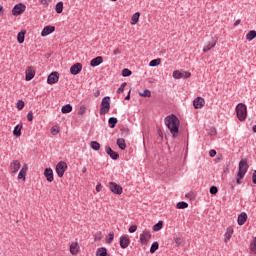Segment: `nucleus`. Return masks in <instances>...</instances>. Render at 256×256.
Instances as JSON below:
<instances>
[{"label":"nucleus","instance_id":"39","mask_svg":"<svg viewBox=\"0 0 256 256\" xmlns=\"http://www.w3.org/2000/svg\"><path fill=\"white\" fill-rule=\"evenodd\" d=\"M140 97H151V90L145 89L143 92H139Z\"/></svg>","mask_w":256,"mask_h":256},{"label":"nucleus","instance_id":"16","mask_svg":"<svg viewBox=\"0 0 256 256\" xmlns=\"http://www.w3.org/2000/svg\"><path fill=\"white\" fill-rule=\"evenodd\" d=\"M44 176L46 177L49 183H53V169L46 168L44 171Z\"/></svg>","mask_w":256,"mask_h":256},{"label":"nucleus","instance_id":"17","mask_svg":"<svg viewBox=\"0 0 256 256\" xmlns=\"http://www.w3.org/2000/svg\"><path fill=\"white\" fill-rule=\"evenodd\" d=\"M101 63H103V57H101V56H97L96 58H94L90 61L91 67H99V65H101Z\"/></svg>","mask_w":256,"mask_h":256},{"label":"nucleus","instance_id":"12","mask_svg":"<svg viewBox=\"0 0 256 256\" xmlns=\"http://www.w3.org/2000/svg\"><path fill=\"white\" fill-rule=\"evenodd\" d=\"M204 105H205V99H203L202 97H197L193 101L194 109H203Z\"/></svg>","mask_w":256,"mask_h":256},{"label":"nucleus","instance_id":"41","mask_svg":"<svg viewBox=\"0 0 256 256\" xmlns=\"http://www.w3.org/2000/svg\"><path fill=\"white\" fill-rule=\"evenodd\" d=\"M131 74H132L131 70H129L127 68H124L122 70V77H131Z\"/></svg>","mask_w":256,"mask_h":256},{"label":"nucleus","instance_id":"13","mask_svg":"<svg viewBox=\"0 0 256 256\" xmlns=\"http://www.w3.org/2000/svg\"><path fill=\"white\" fill-rule=\"evenodd\" d=\"M21 169V162L19 160H14L10 163V173H17Z\"/></svg>","mask_w":256,"mask_h":256},{"label":"nucleus","instance_id":"25","mask_svg":"<svg viewBox=\"0 0 256 256\" xmlns=\"http://www.w3.org/2000/svg\"><path fill=\"white\" fill-rule=\"evenodd\" d=\"M25 33L26 31L25 30H22L21 32L18 33L17 35V41L18 43H25Z\"/></svg>","mask_w":256,"mask_h":256},{"label":"nucleus","instance_id":"27","mask_svg":"<svg viewBox=\"0 0 256 256\" xmlns=\"http://www.w3.org/2000/svg\"><path fill=\"white\" fill-rule=\"evenodd\" d=\"M33 77H35V71L31 70V68H29L26 71V81H31V79H33Z\"/></svg>","mask_w":256,"mask_h":256},{"label":"nucleus","instance_id":"61","mask_svg":"<svg viewBox=\"0 0 256 256\" xmlns=\"http://www.w3.org/2000/svg\"><path fill=\"white\" fill-rule=\"evenodd\" d=\"M1 13H3V7L2 6H0V15H1Z\"/></svg>","mask_w":256,"mask_h":256},{"label":"nucleus","instance_id":"18","mask_svg":"<svg viewBox=\"0 0 256 256\" xmlns=\"http://www.w3.org/2000/svg\"><path fill=\"white\" fill-rule=\"evenodd\" d=\"M238 225H245V223H247V213L242 212L239 216H238Z\"/></svg>","mask_w":256,"mask_h":256},{"label":"nucleus","instance_id":"19","mask_svg":"<svg viewBox=\"0 0 256 256\" xmlns=\"http://www.w3.org/2000/svg\"><path fill=\"white\" fill-rule=\"evenodd\" d=\"M70 253L71 255H77L79 253V244L77 242L70 245Z\"/></svg>","mask_w":256,"mask_h":256},{"label":"nucleus","instance_id":"6","mask_svg":"<svg viewBox=\"0 0 256 256\" xmlns=\"http://www.w3.org/2000/svg\"><path fill=\"white\" fill-rule=\"evenodd\" d=\"M109 189L114 195H121L123 193V187L115 182H109Z\"/></svg>","mask_w":256,"mask_h":256},{"label":"nucleus","instance_id":"53","mask_svg":"<svg viewBox=\"0 0 256 256\" xmlns=\"http://www.w3.org/2000/svg\"><path fill=\"white\" fill-rule=\"evenodd\" d=\"M209 155H210V157H215V155H217V151H215V150H210V151H209Z\"/></svg>","mask_w":256,"mask_h":256},{"label":"nucleus","instance_id":"55","mask_svg":"<svg viewBox=\"0 0 256 256\" xmlns=\"http://www.w3.org/2000/svg\"><path fill=\"white\" fill-rule=\"evenodd\" d=\"M101 189H103V186L101 184H97L96 186L97 193H100Z\"/></svg>","mask_w":256,"mask_h":256},{"label":"nucleus","instance_id":"59","mask_svg":"<svg viewBox=\"0 0 256 256\" xmlns=\"http://www.w3.org/2000/svg\"><path fill=\"white\" fill-rule=\"evenodd\" d=\"M82 173H87V168L86 167L82 168Z\"/></svg>","mask_w":256,"mask_h":256},{"label":"nucleus","instance_id":"29","mask_svg":"<svg viewBox=\"0 0 256 256\" xmlns=\"http://www.w3.org/2000/svg\"><path fill=\"white\" fill-rule=\"evenodd\" d=\"M255 37H256V31L255 30H250L246 35L247 41H253V39H255Z\"/></svg>","mask_w":256,"mask_h":256},{"label":"nucleus","instance_id":"52","mask_svg":"<svg viewBox=\"0 0 256 256\" xmlns=\"http://www.w3.org/2000/svg\"><path fill=\"white\" fill-rule=\"evenodd\" d=\"M27 119H28V121H33V112L32 111L28 112Z\"/></svg>","mask_w":256,"mask_h":256},{"label":"nucleus","instance_id":"1","mask_svg":"<svg viewBox=\"0 0 256 256\" xmlns=\"http://www.w3.org/2000/svg\"><path fill=\"white\" fill-rule=\"evenodd\" d=\"M164 123L169 129L171 135H173V137H177V134L179 133V125H181L179 118H177L175 114H172L165 118Z\"/></svg>","mask_w":256,"mask_h":256},{"label":"nucleus","instance_id":"21","mask_svg":"<svg viewBox=\"0 0 256 256\" xmlns=\"http://www.w3.org/2000/svg\"><path fill=\"white\" fill-rule=\"evenodd\" d=\"M224 237H225V243H227V241H229L231 237H233V228L231 227L227 228L224 234Z\"/></svg>","mask_w":256,"mask_h":256},{"label":"nucleus","instance_id":"49","mask_svg":"<svg viewBox=\"0 0 256 256\" xmlns=\"http://www.w3.org/2000/svg\"><path fill=\"white\" fill-rule=\"evenodd\" d=\"M173 243H175L176 247L181 246V238L177 237L173 239Z\"/></svg>","mask_w":256,"mask_h":256},{"label":"nucleus","instance_id":"34","mask_svg":"<svg viewBox=\"0 0 256 256\" xmlns=\"http://www.w3.org/2000/svg\"><path fill=\"white\" fill-rule=\"evenodd\" d=\"M55 11L58 14L63 13V2L60 1L56 4Z\"/></svg>","mask_w":256,"mask_h":256},{"label":"nucleus","instance_id":"20","mask_svg":"<svg viewBox=\"0 0 256 256\" xmlns=\"http://www.w3.org/2000/svg\"><path fill=\"white\" fill-rule=\"evenodd\" d=\"M117 145L121 151H125L127 149V144L125 143V139L123 138H118L117 139Z\"/></svg>","mask_w":256,"mask_h":256},{"label":"nucleus","instance_id":"60","mask_svg":"<svg viewBox=\"0 0 256 256\" xmlns=\"http://www.w3.org/2000/svg\"><path fill=\"white\" fill-rule=\"evenodd\" d=\"M252 131H253L254 133H256V125H254V126L252 127Z\"/></svg>","mask_w":256,"mask_h":256},{"label":"nucleus","instance_id":"62","mask_svg":"<svg viewBox=\"0 0 256 256\" xmlns=\"http://www.w3.org/2000/svg\"><path fill=\"white\" fill-rule=\"evenodd\" d=\"M186 77H191V73H187V74H186Z\"/></svg>","mask_w":256,"mask_h":256},{"label":"nucleus","instance_id":"33","mask_svg":"<svg viewBox=\"0 0 256 256\" xmlns=\"http://www.w3.org/2000/svg\"><path fill=\"white\" fill-rule=\"evenodd\" d=\"M245 173H247L245 170H239L238 171V178L236 180V183L241 184V179H243V177H245Z\"/></svg>","mask_w":256,"mask_h":256},{"label":"nucleus","instance_id":"5","mask_svg":"<svg viewBox=\"0 0 256 256\" xmlns=\"http://www.w3.org/2000/svg\"><path fill=\"white\" fill-rule=\"evenodd\" d=\"M140 243L141 245H148L149 241H151V231L149 230H144L140 234Z\"/></svg>","mask_w":256,"mask_h":256},{"label":"nucleus","instance_id":"3","mask_svg":"<svg viewBox=\"0 0 256 256\" xmlns=\"http://www.w3.org/2000/svg\"><path fill=\"white\" fill-rule=\"evenodd\" d=\"M110 109H111V98L109 96H106L102 99V102H101L100 115H107Z\"/></svg>","mask_w":256,"mask_h":256},{"label":"nucleus","instance_id":"57","mask_svg":"<svg viewBox=\"0 0 256 256\" xmlns=\"http://www.w3.org/2000/svg\"><path fill=\"white\" fill-rule=\"evenodd\" d=\"M237 25H241V20H236L235 23H234V27H237Z\"/></svg>","mask_w":256,"mask_h":256},{"label":"nucleus","instance_id":"31","mask_svg":"<svg viewBox=\"0 0 256 256\" xmlns=\"http://www.w3.org/2000/svg\"><path fill=\"white\" fill-rule=\"evenodd\" d=\"M90 147L91 149H93L94 151H99L101 149V144H99V142L97 141H92L90 143Z\"/></svg>","mask_w":256,"mask_h":256},{"label":"nucleus","instance_id":"35","mask_svg":"<svg viewBox=\"0 0 256 256\" xmlns=\"http://www.w3.org/2000/svg\"><path fill=\"white\" fill-rule=\"evenodd\" d=\"M177 209H187L189 207V204L187 202H178L176 205Z\"/></svg>","mask_w":256,"mask_h":256},{"label":"nucleus","instance_id":"30","mask_svg":"<svg viewBox=\"0 0 256 256\" xmlns=\"http://www.w3.org/2000/svg\"><path fill=\"white\" fill-rule=\"evenodd\" d=\"M117 118L115 117H110L109 120H108V123H109V127L110 129H115V125H117Z\"/></svg>","mask_w":256,"mask_h":256},{"label":"nucleus","instance_id":"43","mask_svg":"<svg viewBox=\"0 0 256 256\" xmlns=\"http://www.w3.org/2000/svg\"><path fill=\"white\" fill-rule=\"evenodd\" d=\"M16 107H17L18 111L23 110V107H25V102H23V100H19V101L17 102Z\"/></svg>","mask_w":256,"mask_h":256},{"label":"nucleus","instance_id":"24","mask_svg":"<svg viewBox=\"0 0 256 256\" xmlns=\"http://www.w3.org/2000/svg\"><path fill=\"white\" fill-rule=\"evenodd\" d=\"M25 175H27V168L25 165H23V167L18 173V179H23V181H25Z\"/></svg>","mask_w":256,"mask_h":256},{"label":"nucleus","instance_id":"32","mask_svg":"<svg viewBox=\"0 0 256 256\" xmlns=\"http://www.w3.org/2000/svg\"><path fill=\"white\" fill-rule=\"evenodd\" d=\"M96 256H107V248L105 247L98 248L96 252Z\"/></svg>","mask_w":256,"mask_h":256},{"label":"nucleus","instance_id":"51","mask_svg":"<svg viewBox=\"0 0 256 256\" xmlns=\"http://www.w3.org/2000/svg\"><path fill=\"white\" fill-rule=\"evenodd\" d=\"M135 231H137V225L130 226L129 233H135Z\"/></svg>","mask_w":256,"mask_h":256},{"label":"nucleus","instance_id":"8","mask_svg":"<svg viewBox=\"0 0 256 256\" xmlns=\"http://www.w3.org/2000/svg\"><path fill=\"white\" fill-rule=\"evenodd\" d=\"M59 81V72H52L47 78L48 85H55Z\"/></svg>","mask_w":256,"mask_h":256},{"label":"nucleus","instance_id":"4","mask_svg":"<svg viewBox=\"0 0 256 256\" xmlns=\"http://www.w3.org/2000/svg\"><path fill=\"white\" fill-rule=\"evenodd\" d=\"M26 9L27 7L25 6V4H16L12 9V15H14V17H17L18 15H23Z\"/></svg>","mask_w":256,"mask_h":256},{"label":"nucleus","instance_id":"47","mask_svg":"<svg viewBox=\"0 0 256 256\" xmlns=\"http://www.w3.org/2000/svg\"><path fill=\"white\" fill-rule=\"evenodd\" d=\"M113 239H114V235H113V233H110V234L106 237V242H107V243H113Z\"/></svg>","mask_w":256,"mask_h":256},{"label":"nucleus","instance_id":"36","mask_svg":"<svg viewBox=\"0 0 256 256\" xmlns=\"http://www.w3.org/2000/svg\"><path fill=\"white\" fill-rule=\"evenodd\" d=\"M163 229V221H159L153 226V231H161Z\"/></svg>","mask_w":256,"mask_h":256},{"label":"nucleus","instance_id":"9","mask_svg":"<svg viewBox=\"0 0 256 256\" xmlns=\"http://www.w3.org/2000/svg\"><path fill=\"white\" fill-rule=\"evenodd\" d=\"M215 45H217V37L211 38V40L207 44H205L203 52L208 53V51H211V49H213Z\"/></svg>","mask_w":256,"mask_h":256},{"label":"nucleus","instance_id":"22","mask_svg":"<svg viewBox=\"0 0 256 256\" xmlns=\"http://www.w3.org/2000/svg\"><path fill=\"white\" fill-rule=\"evenodd\" d=\"M248 169H249V165L247 164V160H241L239 162V170L247 172Z\"/></svg>","mask_w":256,"mask_h":256},{"label":"nucleus","instance_id":"10","mask_svg":"<svg viewBox=\"0 0 256 256\" xmlns=\"http://www.w3.org/2000/svg\"><path fill=\"white\" fill-rule=\"evenodd\" d=\"M83 69V65L81 63H76L70 67L71 75H79Z\"/></svg>","mask_w":256,"mask_h":256},{"label":"nucleus","instance_id":"63","mask_svg":"<svg viewBox=\"0 0 256 256\" xmlns=\"http://www.w3.org/2000/svg\"><path fill=\"white\" fill-rule=\"evenodd\" d=\"M112 1H117V0H112Z\"/></svg>","mask_w":256,"mask_h":256},{"label":"nucleus","instance_id":"37","mask_svg":"<svg viewBox=\"0 0 256 256\" xmlns=\"http://www.w3.org/2000/svg\"><path fill=\"white\" fill-rule=\"evenodd\" d=\"M250 251L256 253V237H254L250 243Z\"/></svg>","mask_w":256,"mask_h":256},{"label":"nucleus","instance_id":"42","mask_svg":"<svg viewBox=\"0 0 256 256\" xmlns=\"http://www.w3.org/2000/svg\"><path fill=\"white\" fill-rule=\"evenodd\" d=\"M174 79H181L183 77V73H181L179 70H176L173 72Z\"/></svg>","mask_w":256,"mask_h":256},{"label":"nucleus","instance_id":"38","mask_svg":"<svg viewBox=\"0 0 256 256\" xmlns=\"http://www.w3.org/2000/svg\"><path fill=\"white\" fill-rule=\"evenodd\" d=\"M158 65H161V59H154L149 63L150 67H157Z\"/></svg>","mask_w":256,"mask_h":256},{"label":"nucleus","instance_id":"11","mask_svg":"<svg viewBox=\"0 0 256 256\" xmlns=\"http://www.w3.org/2000/svg\"><path fill=\"white\" fill-rule=\"evenodd\" d=\"M105 152L107 153V155H109V157H111L114 161H117V159H119V153L113 151V149L111 148V146H105Z\"/></svg>","mask_w":256,"mask_h":256},{"label":"nucleus","instance_id":"58","mask_svg":"<svg viewBox=\"0 0 256 256\" xmlns=\"http://www.w3.org/2000/svg\"><path fill=\"white\" fill-rule=\"evenodd\" d=\"M119 53H121V52L119 51V49H115V50L113 51V55H119Z\"/></svg>","mask_w":256,"mask_h":256},{"label":"nucleus","instance_id":"56","mask_svg":"<svg viewBox=\"0 0 256 256\" xmlns=\"http://www.w3.org/2000/svg\"><path fill=\"white\" fill-rule=\"evenodd\" d=\"M131 99V90L128 92V95L125 97V101H129Z\"/></svg>","mask_w":256,"mask_h":256},{"label":"nucleus","instance_id":"2","mask_svg":"<svg viewBox=\"0 0 256 256\" xmlns=\"http://www.w3.org/2000/svg\"><path fill=\"white\" fill-rule=\"evenodd\" d=\"M236 115L239 121H245L247 119V105L239 103L236 106Z\"/></svg>","mask_w":256,"mask_h":256},{"label":"nucleus","instance_id":"48","mask_svg":"<svg viewBox=\"0 0 256 256\" xmlns=\"http://www.w3.org/2000/svg\"><path fill=\"white\" fill-rule=\"evenodd\" d=\"M87 111V107L81 106L78 110V115H83Z\"/></svg>","mask_w":256,"mask_h":256},{"label":"nucleus","instance_id":"15","mask_svg":"<svg viewBox=\"0 0 256 256\" xmlns=\"http://www.w3.org/2000/svg\"><path fill=\"white\" fill-rule=\"evenodd\" d=\"M55 31V26H45L41 32L42 37H47V35H51Z\"/></svg>","mask_w":256,"mask_h":256},{"label":"nucleus","instance_id":"26","mask_svg":"<svg viewBox=\"0 0 256 256\" xmlns=\"http://www.w3.org/2000/svg\"><path fill=\"white\" fill-rule=\"evenodd\" d=\"M21 129H23V125H16L13 130V135H15V137H21Z\"/></svg>","mask_w":256,"mask_h":256},{"label":"nucleus","instance_id":"50","mask_svg":"<svg viewBox=\"0 0 256 256\" xmlns=\"http://www.w3.org/2000/svg\"><path fill=\"white\" fill-rule=\"evenodd\" d=\"M59 133V127H52L51 128V134L57 135Z\"/></svg>","mask_w":256,"mask_h":256},{"label":"nucleus","instance_id":"28","mask_svg":"<svg viewBox=\"0 0 256 256\" xmlns=\"http://www.w3.org/2000/svg\"><path fill=\"white\" fill-rule=\"evenodd\" d=\"M61 111L64 114L71 113V111H73V106H71V104H66L62 107Z\"/></svg>","mask_w":256,"mask_h":256},{"label":"nucleus","instance_id":"45","mask_svg":"<svg viewBox=\"0 0 256 256\" xmlns=\"http://www.w3.org/2000/svg\"><path fill=\"white\" fill-rule=\"evenodd\" d=\"M210 193L211 195H217V193H219V189L217 188V186L210 187Z\"/></svg>","mask_w":256,"mask_h":256},{"label":"nucleus","instance_id":"44","mask_svg":"<svg viewBox=\"0 0 256 256\" xmlns=\"http://www.w3.org/2000/svg\"><path fill=\"white\" fill-rule=\"evenodd\" d=\"M125 87H127L126 82L122 83L121 86L118 88L117 93L121 94L123 91H125Z\"/></svg>","mask_w":256,"mask_h":256},{"label":"nucleus","instance_id":"46","mask_svg":"<svg viewBox=\"0 0 256 256\" xmlns=\"http://www.w3.org/2000/svg\"><path fill=\"white\" fill-rule=\"evenodd\" d=\"M52 0H39L40 5H43V7H49V4Z\"/></svg>","mask_w":256,"mask_h":256},{"label":"nucleus","instance_id":"40","mask_svg":"<svg viewBox=\"0 0 256 256\" xmlns=\"http://www.w3.org/2000/svg\"><path fill=\"white\" fill-rule=\"evenodd\" d=\"M159 249V242H154L150 247V253H155Z\"/></svg>","mask_w":256,"mask_h":256},{"label":"nucleus","instance_id":"7","mask_svg":"<svg viewBox=\"0 0 256 256\" xmlns=\"http://www.w3.org/2000/svg\"><path fill=\"white\" fill-rule=\"evenodd\" d=\"M65 171H67V163L59 162L56 165V173L58 177H63V175H65Z\"/></svg>","mask_w":256,"mask_h":256},{"label":"nucleus","instance_id":"14","mask_svg":"<svg viewBox=\"0 0 256 256\" xmlns=\"http://www.w3.org/2000/svg\"><path fill=\"white\" fill-rule=\"evenodd\" d=\"M131 243V240L127 236H121L120 237V247L122 249H127L129 247V244Z\"/></svg>","mask_w":256,"mask_h":256},{"label":"nucleus","instance_id":"23","mask_svg":"<svg viewBox=\"0 0 256 256\" xmlns=\"http://www.w3.org/2000/svg\"><path fill=\"white\" fill-rule=\"evenodd\" d=\"M139 17H141L139 12L134 13L131 18V25H137L139 23Z\"/></svg>","mask_w":256,"mask_h":256},{"label":"nucleus","instance_id":"54","mask_svg":"<svg viewBox=\"0 0 256 256\" xmlns=\"http://www.w3.org/2000/svg\"><path fill=\"white\" fill-rule=\"evenodd\" d=\"M252 182L254 183V185H256V170L254 171V173L252 175Z\"/></svg>","mask_w":256,"mask_h":256}]
</instances>
